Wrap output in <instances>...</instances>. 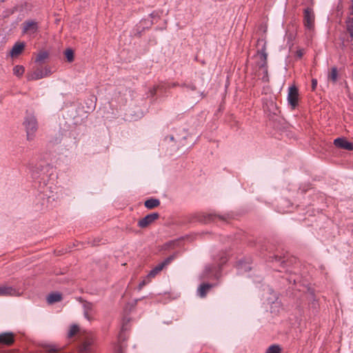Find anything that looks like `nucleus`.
Listing matches in <instances>:
<instances>
[{
	"label": "nucleus",
	"mask_w": 353,
	"mask_h": 353,
	"mask_svg": "<svg viewBox=\"0 0 353 353\" xmlns=\"http://www.w3.org/2000/svg\"><path fill=\"white\" fill-rule=\"evenodd\" d=\"M255 248L260 257L266 262L272 263L275 271L283 273L281 282L283 285H292L296 287L300 282V261L294 256H288L281 252L275 244L266 239H259Z\"/></svg>",
	"instance_id": "nucleus-1"
},
{
	"label": "nucleus",
	"mask_w": 353,
	"mask_h": 353,
	"mask_svg": "<svg viewBox=\"0 0 353 353\" xmlns=\"http://www.w3.org/2000/svg\"><path fill=\"white\" fill-rule=\"evenodd\" d=\"M50 153L43 154L40 152L35 160L32 159L26 165L28 174L32 179V186L37 189L34 203L37 210H43L48 207V203L54 195L51 194L52 187L48 186L50 180L54 176V168L50 162Z\"/></svg>",
	"instance_id": "nucleus-2"
},
{
	"label": "nucleus",
	"mask_w": 353,
	"mask_h": 353,
	"mask_svg": "<svg viewBox=\"0 0 353 353\" xmlns=\"http://www.w3.org/2000/svg\"><path fill=\"white\" fill-rule=\"evenodd\" d=\"M228 254L225 252H221L217 256H214V263L205 265L204 270L200 274V279L219 280L222 276V267L228 262Z\"/></svg>",
	"instance_id": "nucleus-3"
},
{
	"label": "nucleus",
	"mask_w": 353,
	"mask_h": 353,
	"mask_svg": "<svg viewBox=\"0 0 353 353\" xmlns=\"http://www.w3.org/2000/svg\"><path fill=\"white\" fill-rule=\"evenodd\" d=\"M234 214L233 212H228L225 214L209 213L203 214L198 218L199 222L203 223H210L214 222L216 219L222 222H227L228 220L234 219Z\"/></svg>",
	"instance_id": "nucleus-4"
},
{
	"label": "nucleus",
	"mask_w": 353,
	"mask_h": 353,
	"mask_svg": "<svg viewBox=\"0 0 353 353\" xmlns=\"http://www.w3.org/2000/svg\"><path fill=\"white\" fill-rule=\"evenodd\" d=\"M23 125L26 131L27 139L32 140L38 129L37 119L32 114H28L24 119Z\"/></svg>",
	"instance_id": "nucleus-5"
},
{
	"label": "nucleus",
	"mask_w": 353,
	"mask_h": 353,
	"mask_svg": "<svg viewBox=\"0 0 353 353\" xmlns=\"http://www.w3.org/2000/svg\"><path fill=\"white\" fill-rule=\"evenodd\" d=\"M77 353H94L96 346L91 336H85L80 339L77 344Z\"/></svg>",
	"instance_id": "nucleus-6"
},
{
	"label": "nucleus",
	"mask_w": 353,
	"mask_h": 353,
	"mask_svg": "<svg viewBox=\"0 0 353 353\" xmlns=\"http://www.w3.org/2000/svg\"><path fill=\"white\" fill-rule=\"evenodd\" d=\"M349 13L350 17L347 18L346 21L347 31L349 34L350 41L348 39L345 40L343 37H341V46L342 49L344 50L350 42L353 40V17L351 16L353 15V1H351V4L349 6Z\"/></svg>",
	"instance_id": "nucleus-7"
},
{
	"label": "nucleus",
	"mask_w": 353,
	"mask_h": 353,
	"mask_svg": "<svg viewBox=\"0 0 353 353\" xmlns=\"http://www.w3.org/2000/svg\"><path fill=\"white\" fill-rule=\"evenodd\" d=\"M261 63L259 65V70H262L263 76L261 77V80L263 82H268L269 81V77H268V63H267V58H268V54L265 52V46L264 45L261 50L259 52Z\"/></svg>",
	"instance_id": "nucleus-8"
},
{
	"label": "nucleus",
	"mask_w": 353,
	"mask_h": 353,
	"mask_svg": "<svg viewBox=\"0 0 353 353\" xmlns=\"http://www.w3.org/2000/svg\"><path fill=\"white\" fill-rule=\"evenodd\" d=\"M288 105L292 110H294L299 105V89L296 85H291L288 88L287 97Z\"/></svg>",
	"instance_id": "nucleus-9"
},
{
	"label": "nucleus",
	"mask_w": 353,
	"mask_h": 353,
	"mask_svg": "<svg viewBox=\"0 0 353 353\" xmlns=\"http://www.w3.org/2000/svg\"><path fill=\"white\" fill-rule=\"evenodd\" d=\"M52 74L51 69L49 67L44 68H37L36 70L29 73L27 79L28 81H36L49 77Z\"/></svg>",
	"instance_id": "nucleus-10"
},
{
	"label": "nucleus",
	"mask_w": 353,
	"mask_h": 353,
	"mask_svg": "<svg viewBox=\"0 0 353 353\" xmlns=\"http://www.w3.org/2000/svg\"><path fill=\"white\" fill-rule=\"evenodd\" d=\"M252 263V261L250 257H243L239 259L236 265L238 273L244 274L252 272L253 270V268L251 266Z\"/></svg>",
	"instance_id": "nucleus-11"
},
{
	"label": "nucleus",
	"mask_w": 353,
	"mask_h": 353,
	"mask_svg": "<svg viewBox=\"0 0 353 353\" xmlns=\"http://www.w3.org/2000/svg\"><path fill=\"white\" fill-rule=\"evenodd\" d=\"M303 23L305 28L308 30H313L314 27V14L311 8H306L303 10Z\"/></svg>",
	"instance_id": "nucleus-12"
},
{
	"label": "nucleus",
	"mask_w": 353,
	"mask_h": 353,
	"mask_svg": "<svg viewBox=\"0 0 353 353\" xmlns=\"http://www.w3.org/2000/svg\"><path fill=\"white\" fill-rule=\"evenodd\" d=\"M263 109L265 112H268V117L270 120L274 119V117L281 112L276 103L273 100L266 101L263 104Z\"/></svg>",
	"instance_id": "nucleus-13"
},
{
	"label": "nucleus",
	"mask_w": 353,
	"mask_h": 353,
	"mask_svg": "<svg viewBox=\"0 0 353 353\" xmlns=\"http://www.w3.org/2000/svg\"><path fill=\"white\" fill-rule=\"evenodd\" d=\"M307 299L309 301V307L312 310V312L316 314L319 308V303L318 299H316L314 290L311 287L307 288Z\"/></svg>",
	"instance_id": "nucleus-14"
},
{
	"label": "nucleus",
	"mask_w": 353,
	"mask_h": 353,
	"mask_svg": "<svg viewBox=\"0 0 353 353\" xmlns=\"http://www.w3.org/2000/svg\"><path fill=\"white\" fill-rule=\"evenodd\" d=\"M333 143L338 148L353 151V142L347 141L344 137H337L334 140Z\"/></svg>",
	"instance_id": "nucleus-15"
},
{
	"label": "nucleus",
	"mask_w": 353,
	"mask_h": 353,
	"mask_svg": "<svg viewBox=\"0 0 353 353\" xmlns=\"http://www.w3.org/2000/svg\"><path fill=\"white\" fill-rule=\"evenodd\" d=\"M128 336L126 332L121 331L118 335V343L114 345V353H123L124 348L125 347V342L127 340Z\"/></svg>",
	"instance_id": "nucleus-16"
},
{
	"label": "nucleus",
	"mask_w": 353,
	"mask_h": 353,
	"mask_svg": "<svg viewBox=\"0 0 353 353\" xmlns=\"http://www.w3.org/2000/svg\"><path fill=\"white\" fill-rule=\"evenodd\" d=\"M159 216L160 215L158 212H152L148 214L139 221L138 226L141 228H145L153 223L155 220L158 219Z\"/></svg>",
	"instance_id": "nucleus-17"
},
{
	"label": "nucleus",
	"mask_w": 353,
	"mask_h": 353,
	"mask_svg": "<svg viewBox=\"0 0 353 353\" xmlns=\"http://www.w3.org/2000/svg\"><path fill=\"white\" fill-rule=\"evenodd\" d=\"M20 292L12 286L0 285V296H19Z\"/></svg>",
	"instance_id": "nucleus-18"
},
{
	"label": "nucleus",
	"mask_w": 353,
	"mask_h": 353,
	"mask_svg": "<svg viewBox=\"0 0 353 353\" xmlns=\"http://www.w3.org/2000/svg\"><path fill=\"white\" fill-rule=\"evenodd\" d=\"M26 43L24 41H17L14 43L10 50V54L12 57H17L24 50Z\"/></svg>",
	"instance_id": "nucleus-19"
},
{
	"label": "nucleus",
	"mask_w": 353,
	"mask_h": 353,
	"mask_svg": "<svg viewBox=\"0 0 353 353\" xmlns=\"http://www.w3.org/2000/svg\"><path fill=\"white\" fill-rule=\"evenodd\" d=\"M23 32H32L33 33L38 30V23L34 20H27L23 23Z\"/></svg>",
	"instance_id": "nucleus-20"
},
{
	"label": "nucleus",
	"mask_w": 353,
	"mask_h": 353,
	"mask_svg": "<svg viewBox=\"0 0 353 353\" xmlns=\"http://www.w3.org/2000/svg\"><path fill=\"white\" fill-rule=\"evenodd\" d=\"M14 341V334L12 332L0 334V344L10 345Z\"/></svg>",
	"instance_id": "nucleus-21"
},
{
	"label": "nucleus",
	"mask_w": 353,
	"mask_h": 353,
	"mask_svg": "<svg viewBox=\"0 0 353 353\" xmlns=\"http://www.w3.org/2000/svg\"><path fill=\"white\" fill-rule=\"evenodd\" d=\"M215 284L210 283H202L199 285L197 289V294L201 298H204L206 296L208 292L212 289Z\"/></svg>",
	"instance_id": "nucleus-22"
},
{
	"label": "nucleus",
	"mask_w": 353,
	"mask_h": 353,
	"mask_svg": "<svg viewBox=\"0 0 353 353\" xmlns=\"http://www.w3.org/2000/svg\"><path fill=\"white\" fill-rule=\"evenodd\" d=\"M153 24V21L150 19H144L141 21L140 24L137 26L136 31L137 33L140 37L143 32L145 31V29H148Z\"/></svg>",
	"instance_id": "nucleus-23"
},
{
	"label": "nucleus",
	"mask_w": 353,
	"mask_h": 353,
	"mask_svg": "<svg viewBox=\"0 0 353 353\" xmlns=\"http://www.w3.org/2000/svg\"><path fill=\"white\" fill-rule=\"evenodd\" d=\"M62 294L59 292H52L47 296V302L48 304H54L62 300Z\"/></svg>",
	"instance_id": "nucleus-24"
},
{
	"label": "nucleus",
	"mask_w": 353,
	"mask_h": 353,
	"mask_svg": "<svg viewBox=\"0 0 353 353\" xmlns=\"http://www.w3.org/2000/svg\"><path fill=\"white\" fill-rule=\"evenodd\" d=\"M161 202L159 199L150 197L146 199L144 202V206L149 210L155 208L160 205Z\"/></svg>",
	"instance_id": "nucleus-25"
},
{
	"label": "nucleus",
	"mask_w": 353,
	"mask_h": 353,
	"mask_svg": "<svg viewBox=\"0 0 353 353\" xmlns=\"http://www.w3.org/2000/svg\"><path fill=\"white\" fill-rule=\"evenodd\" d=\"M263 290L270 295L266 298L269 303H273L278 299L277 293L269 285H267Z\"/></svg>",
	"instance_id": "nucleus-26"
},
{
	"label": "nucleus",
	"mask_w": 353,
	"mask_h": 353,
	"mask_svg": "<svg viewBox=\"0 0 353 353\" xmlns=\"http://www.w3.org/2000/svg\"><path fill=\"white\" fill-rule=\"evenodd\" d=\"M84 104L85 106L83 105V108L84 109L85 112H90L95 109L96 103L94 101L92 97L85 99Z\"/></svg>",
	"instance_id": "nucleus-27"
},
{
	"label": "nucleus",
	"mask_w": 353,
	"mask_h": 353,
	"mask_svg": "<svg viewBox=\"0 0 353 353\" xmlns=\"http://www.w3.org/2000/svg\"><path fill=\"white\" fill-rule=\"evenodd\" d=\"M163 265L159 263L154 268H152L147 274V278H154L159 272L163 269Z\"/></svg>",
	"instance_id": "nucleus-28"
},
{
	"label": "nucleus",
	"mask_w": 353,
	"mask_h": 353,
	"mask_svg": "<svg viewBox=\"0 0 353 353\" xmlns=\"http://www.w3.org/2000/svg\"><path fill=\"white\" fill-rule=\"evenodd\" d=\"M179 254H180V251L179 250H176L172 254H171L169 256L166 257L160 263L161 265H163V268H165L166 265H168L169 263H170L174 259H176L179 256Z\"/></svg>",
	"instance_id": "nucleus-29"
},
{
	"label": "nucleus",
	"mask_w": 353,
	"mask_h": 353,
	"mask_svg": "<svg viewBox=\"0 0 353 353\" xmlns=\"http://www.w3.org/2000/svg\"><path fill=\"white\" fill-rule=\"evenodd\" d=\"M180 243H181L180 239H174V240L169 241L163 245V248L165 250H170L172 248H174L179 247Z\"/></svg>",
	"instance_id": "nucleus-30"
},
{
	"label": "nucleus",
	"mask_w": 353,
	"mask_h": 353,
	"mask_svg": "<svg viewBox=\"0 0 353 353\" xmlns=\"http://www.w3.org/2000/svg\"><path fill=\"white\" fill-rule=\"evenodd\" d=\"M64 55L65 57V59H67V61H68L69 63H72L74 61V52L72 48H66L64 52Z\"/></svg>",
	"instance_id": "nucleus-31"
},
{
	"label": "nucleus",
	"mask_w": 353,
	"mask_h": 353,
	"mask_svg": "<svg viewBox=\"0 0 353 353\" xmlns=\"http://www.w3.org/2000/svg\"><path fill=\"white\" fill-rule=\"evenodd\" d=\"M49 53L47 51H41L38 53L35 62L36 63H41L43 61L46 59L48 58Z\"/></svg>",
	"instance_id": "nucleus-32"
},
{
	"label": "nucleus",
	"mask_w": 353,
	"mask_h": 353,
	"mask_svg": "<svg viewBox=\"0 0 353 353\" xmlns=\"http://www.w3.org/2000/svg\"><path fill=\"white\" fill-rule=\"evenodd\" d=\"M25 72V68L23 65H17L13 68V74L17 77H22Z\"/></svg>",
	"instance_id": "nucleus-33"
},
{
	"label": "nucleus",
	"mask_w": 353,
	"mask_h": 353,
	"mask_svg": "<svg viewBox=\"0 0 353 353\" xmlns=\"http://www.w3.org/2000/svg\"><path fill=\"white\" fill-rule=\"evenodd\" d=\"M328 79L335 83L338 79V70L336 67H332L328 75Z\"/></svg>",
	"instance_id": "nucleus-34"
},
{
	"label": "nucleus",
	"mask_w": 353,
	"mask_h": 353,
	"mask_svg": "<svg viewBox=\"0 0 353 353\" xmlns=\"http://www.w3.org/2000/svg\"><path fill=\"white\" fill-rule=\"evenodd\" d=\"M281 351L282 349L279 345L273 344L268 347L265 353H281Z\"/></svg>",
	"instance_id": "nucleus-35"
},
{
	"label": "nucleus",
	"mask_w": 353,
	"mask_h": 353,
	"mask_svg": "<svg viewBox=\"0 0 353 353\" xmlns=\"http://www.w3.org/2000/svg\"><path fill=\"white\" fill-rule=\"evenodd\" d=\"M79 331V327L76 325V324H73L70 326V330L68 332V338H72L73 337L75 334H77Z\"/></svg>",
	"instance_id": "nucleus-36"
},
{
	"label": "nucleus",
	"mask_w": 353,
	"mask_h": 353,
	"mask_svg": "<svg viewBox=\"0 0 353 353\" xmlns=\"http://www.w3.org/2000/svg\"><path fill=\"white\" fill-rule=\"evenodd\" d=\"M92 305L90 303H88L84 305V316L86 318L88 321H90V319L89 317V312L92 311Z\"/></svg>",
	"instance_id": "nucleus-37"
},
{
	"label": "nucleus",
	"mask_w": 353,
	"mask_h": 353,
	"mask_svg": "<svg viewBox=\"0 0 353 353\" xmlns=\"http://www.w3.org/2000/svg\"><path fill=\"white\" fill-rule=\"evenodd\" d=\"M248 276L250 277V278H252L254 283H260L262 281V280H263V276L261 275H259V274H252V273H249L248 274Z\"/></svg>",
	"instance_id": "nucleus-38"
},
{
	"label": "nucleus",
	"mask_w": 353,
	"mask_h": 353,
	"mask_svg": "<svg viewBox=\"0 0 353 353\" xmlns=\"http://www.w3.org/2000/svg\"><path fill=\"white\" fill-rule=\"evenodd\" d=\"M130 319L123 318L121 331L127 332L129 329Z\"/></svg>",
	"instance_id": "nucleus-39"
},
{
	"label": "nucleus",
	"mask_w": 353,
	"mask_h": 353,
	"mask_svg": "<svg viewBox=\"0 0 353 353\" xmlns=\"http://www.w3.org/2000/svg\"><path fill=\"white\" fill-rule=\"evenodd\" d=\"M150 278H147V276L139 283L138 286V290L140 291L141 289L150 282Z\"/></svg>",
	"instance_id": "nucleus-40"
},
{
	"label": "nucleus",
	"mask_w": 353,
	"mask_h": 353,
	"mask_svg": "<svg viewBox=\"0 0 353 353\" xmlns=\"http://www.w3.org/2000/svg\"><path fill=\"white\" fill-rule=\"evenodd\" d=\"M181 86L186 88L187 89L191 90L192 91L196 90V85L192 83H183V85H181Z\"/></svg>",
	"instance_id": "nucleus-41"
},
{
	"label": "nucleus",
	"mask_w": 353,
	"mask_h": 353,
	"mask_svg": "<svg viewBox=\"0 0 353 353\" xmlns=\"http://www.w3.org/2000/svg\"><path fill=\"white\" fill-rule=\"evenodd\" d=\"M61 143V139L59 137H56L54 141L50 140L48 144V147L50 148L51 145L54 144H58Z\"/></svg>",
	"instance_id": "nucleus-42"
},
{
	"label": "nucleus",
	"mask_w": 353,
	"mask_h": 353,
	"mask_svg": "<svg viewBox=\"0 0 353 353\" xmlns=\"http://www.w3.org/2000/svg\"><path fill=\"white\" fill-rule=\"evenodd\" d=\"M303 49H298L296 51V57H298L299 59H301L303 56Z\"/></svg>",
	"instance_id": "nucleus-43"
},
{
	"label": "nucleus",
	"mask_w": 353,
	"mask_h": 353,
	"mask_svg": "<svg viewBox=\"0 0 353 353\" xmlns=\"http://www.w3.org/2000/svg\"><path fill=\"white\" fill-rule=\"evenodd\" d=\"M317 80L316 79H312V85H311V87H312V90L314 91L316 90V87H317Z\"/></svg>",
	"instance_id": "nucleus-44"
},
{
	"label": "nucleus",
	"mask_w": 353,
	"mask_h": 353,
	"mask_svg": "<svg viewBox=\"0 0 353 353\" xmlns=\"http://www.w3.org/2000/svg\"><path fill=\"white\" fill-rule=\"evenodd\" d=\"M150 18L155 19V18H159V13L154 11L150 14Z\"/></svg>",
	"instance_id": "nucleus-45"
},
{
	"label": "nucleus",
	"mask_w": 353,
	"mask_h": 353,
	"mask_svg": "<svg viewBox=\"0 0 353 353\" xmlns=\"http://www.w3.org/2000/svg\"><path fill=\"white\" fill-rule=\"evenodd\" d=\"M145 297V296H143V297H141V298L134 299V305H137V303H138L139 301H141V300L143 299Z\"/></svg>",
	"instance_id": "nucleus-46"
},
{
	"label": "nucleus",
	"mask_w": 353,
	"mask_h": 353,
	"mask_svg": "<svg viewBox=\"0 0 353 353\" xmlns=\"http://www.w3.org/2000/svg\"><path fill=\"white\" fill-rule=\"evenodd\" d=\"M168 138H169V139H170V141H174V136H173V135H169V136H168V137H165V139H168Z\"/></svg>",
	"instance_id": "nucleus-47"
},
{
	"label": "nucleus",
	"mask_w": 353,
	"mask_h": 353,
	"mask_svg": "<svg viewBox=\"0 0 353 353\" xmlns=\"http://www.w3.org/2000/svg\"><path fill=\"white\" fill-rule=\"evenodd\" d=\"M227 239H228V242H230L232 241V238L231 236H228Z\"/></svg>",
	"instance_id": "nucleus-48"
},
{
	"label": "nucleus",
	"mask_w": 353,
	"mask_h": 353,
	"mask_svg": "<svg viewBox=\"0 0 353 353\" xmlns=\"http://www.w3.org/2000/svg\"><path fill=\"white\" fill-rule=\"evenodd\" d=\"M176 85H179V83H173L172 86L174 87V86H176Z\"/></svg>",
	"instance_id": "nucleus-49"
},
{
	"label": "nucleus",
	"mask_w": 353,
	"mask_h": 353,
	"mask_svg": "<svg viewBox=\"0 0 353 353\" xmlns=\"http://www.w3.org/2000/svg\"><path fill=\"white\" fill-rule=\"evenodd\" d=\"M52 351L56 352V349L54 347V348L52 349Z\"/></svg>",
	"instance_id": "nucleus-50"
}]
</instances>
